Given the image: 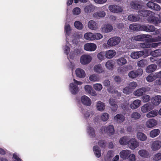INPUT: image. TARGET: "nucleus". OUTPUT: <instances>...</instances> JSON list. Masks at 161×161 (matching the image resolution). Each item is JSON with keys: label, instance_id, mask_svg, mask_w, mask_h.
<instances>
[{"label": "nucleus", "instance_id": "f257e3e1", "mask_svg": "<svg viewBox=\"0 0 161 161\" xmlns=\"http://www.w3.org/2000/svg\"><path fill=\"white\" fill-rule=\"evenodd\" d=\"M147 49H145L143 51L133 52L131 54V57L134 59H137L142 56L146 58L149 55Z\"/></svg>", "mask_w": 161, "mask_h": 161}, {"label": "nucleus", "instance_id": "f03ea898", "mask_svg": "<svg viewBox=\"0 0 161 161\" xmlns=\"http://www.w3.org/2000/svg\"><path fill=\"white\" fill-rule=\"evenodd\" d=\"M143 70L141 68H139L136 70H132L128 74L130 78L134 79L138 76L141 75L143 74Z\"/></svg>", "mask_w": 161, "mask_h": 161}, {"label": "nucleus", "instance_id": "7ed1b4c3", "mask_svg": "<svg viewBox=\"0 0 161 161\" xmlns=\"http://www.w3.org/2000/svg\"><path fill=\"white\" fill-rule=\"evenodd\" d=\"M108 9L110 12L116 13L121 12L123 11L122 8L119 5H109L108 6Z\"/></svg>", "mask_w": 161, "mask_h": 161}, {"label": "nucleus", "instance_id": "20e7f679", "mask_svg": "<svg viewBox=\"0 0 161 161\" xmlns=\"http://www.w3.org/2000/svg\"><path fill=\"white\" fill-rule=\"evenodd\" d=\"M120 39L119 37H114L109 39L107 42V44L112 47L118 45L120 42Z\"/></svg>", "mask_w": 161, "mask_h": 161}, {"label": "nucleus", "instance_id": "39448f33", "mask_svg": "<svg viewBox=\"0 0 161 161\" xmlns=\"http://www.w3.org/2000/svg\"><path fill=\"white\" fill-rule=\"evenodd\" d=\"M92 57L88 55H83L80 57V62L83 65L87 64L90 63L92 60Z\"/></svg>", "mask_w": 161, "mask_h": 161}, {"label": "nucleus", "instance_id": "423d86ee", "mask_svg": "<svg viewBox=\"0 0 161 161\" xmlns=\"http://www.w3.org/2000/svg\"><path fill=\"white\" fill-rule=\"evenodd\" d=\"M151 36L149 35L142 34L137 35V36L132 37H131V41L132 40H135L136 41H142L144 40V39L149 38Z\"/></svg>", "mask_w": 161, "mask_h": 161}, {"label": "nucleus", "instance_id": "0eeeda50", "mask_svg": "<svg viewBox=\"0 0 161 161\" xmlns=\"http://www.w3.org/2000/svg\"><path fill=\"white\" fill-rule=\"evenodd\" d=\"M154 14L153 13L152 15H150L147 18V20L151 23L154 24L157 26L158 23L160 22L159 19L154 16Z\"/></svg>", "mask_w": 161, "mask_h": 161}, {"label": "nucleus", "instance_id": "6e6552de", "mask_svg": "<svg viewBox=\"0 0 161 161\" xmlns=\"http://www.w3.org/2000/svg\"><path fill=\"white\" fill-rule=\"evenodd\" d=\"M128 144L129 147L133 150L134 149L139 146L138 143L135 138H132L129 141Z\"/></svg>", "mask_w": 161, "mask_h": 161}, {"label": "nucleus", "instance_id": "1a4fd4ad", "mask_svg": "<svg viewBox=\"0 0 161 161\" xmlns=\"http://www.w3.org/2000/svg\"><path fill=\"white\" fill-rule=\"evenodd\" d=\"M97 48L96 45L93 43H87L84 45V49L88 51H94Z\"/></svg>", "mask_w": 161, "mask_h": 161}, {"label": "nucleus", "instance_id": "9d476101", "mask_svg": "<svg viewBox=\"0 0 161 161\" xmlns=\"http://www.w3.org/2000/svg\"><path fill=\"white\" fill-rule=\"evenodd\" d=\"M103 130L105 133H106L109 136L113 135L114 132V126L111 125H110L106 127H104Z\"/></svg>", "mask_w": 161, "mask_h": 161}, {"label": "nucleus", "instance_id": "9b49d317", "mask_svg": "<svg viewBox=\"0 0 161 161\" xmlns=\"http://www.w3.org/2000/svg\"><path fill=\"white\" fill-rule=\"evenodd\" d=\"M142 31H144L147 32H150L154 31L155 30V27L153 25H142Z\"/></svg>", "mask_w": 161, "mask_h": 161}, {"label": "nucleus", "instance_id": "f8f14e48", "mask_svg": "<svg viewBox=\"0 0 161 161\" xmlns=\"http://www.w3.org/2000/svg\"><path fill=\"white\" fill-rule=\"evenodd\" d=\"M153 108V105L148 103L145 104L141 108V111L143 113H146L151 110Z\"/></svg>", "mask_w": 161, "mask_h": 161}, {"label": "nucleus", "instance_id": "ddd939ff", "mask_svg": "<svg viewBox=\"0 0 161 161\" xmlns=\"http://www.w3.org/2000/svg\"><path fill=\"white\" fill-rule=\"evenodd\" d=\"M138 13L139 16L147 17V16L149 17L150 15H152L153 14V12L149 10L142 9L138 11Z\"/></svg>", "mask_w": 161, "mask_h": 161}, {"label": "nucleus", "instance_id": "4468645a", "mask_svg": "<svg viewBox=\"0 0 161 161\" xmlns=\"http://www.w3.org/2000/svg\"><path fill=\"white\" fill-rule=\"evenodd\" d=\"M142 25L138 24H132L130 25V29L133 31H142Z\"/></svg>", "mask_w": 161, "mask_h": 161}, {"label": "nucleus", "instance_id": "2eb2a0df", "mask_svg": "<svg viewBox=\"0 0 161 161\" xmlns=\"http://www.w3.org/2000/svg\"><path fill=\"white\" fill-rule=\"evenodd\" d=\"M130 153V151L128 150H122L120 153V157L123 159H126L129 157Z\"/></svg>", "mask_w": 161, "mask_h": 161}, {"label": "nucleus", "instance_id": "dca6fc26", "mask_svg": "<svg viewBox=\"0 0 161 161\" xmlns=\"http://www.w3.org/2000/svg\"><path fill=\"white\" fill-rule=\"evenodd\" d=\"M148 90L147 87H144L137 89L135 92V95L137 96H141L144 93Z\"/></svg>", "mask_w": 161, "mask_h": 161}, {"label": "nucleus", "instance_id": "f3484780", "mask_svg": "<svg viewBox=\"0 0 161 161\" xmlns=\"http://www.w3.org/2000/svg\"><path fill=\"white\" fill-rule=\"evenodd\" d=\"M82 103L85 105L89 106L91 104V101L89 97L86 95L82 96L81 97Z\"/></svg>", "mask_w": 161, "mask_h": 161}, {"label": "nucleus", "instance_id": "a211bd4d", "mask_svg": "<svg viewBox=\"0 0 161 161\" xmlns=\"http://www.w3.org/2000/svg\"><path fill=\"white\" fill-rule=\"evenodd\" d=\"M109 103L111 106L112 110L114 112H115L118 108V105L116 104L115 99L110 98L109 100Z\"/></svg>", "mask_w": 161, "mask_h": 161}, {"label": "nucleus", "instance_id": "6ab92c4d", "mask_svg": "<svg viewBox=\"0 0 161 161\" xmlns=\"http://www.w3.org/2000/svg\"><path fill=\"white\" fill-rule=\"evenodd\" d=\"M161 147V142L159 141H156L153 142L152 144L151 148L153 151L158 150Z\"/></svg>", "mask_w": 161, "mask_h": 161}, {"label": "nucleus", "instance_id": "aec40b11", "mask_svg": "<svg viewBox=\"0 0 161 161\" xmlns=\"http://www.w3.org/2000/svg\"><path fill=\"white\" fill-rule=\"evenodd\" d=\"M128 19L132 22H136L139 21L141 17L138 14L134 15L133 14H130L128 17Z\"/></svg>", "mask_w": 161, "mask_h": 161}, {"label": "nucleus", "instance_id": "412c9836", "mask_svg": "<svg viewBox=\"0 0 161 161\" xmlns=\"http://www.w3.org/2000/svg\"><path fill=\"white\" fill-rule=\"evenodd\" d=\"M70 90L72 94H75L78 92V86L73 83H71L69 85Z\"/></svg>", "mask_w": 161, "mask_h": 161}, {"label": "nucleus", "instance_id": "4be33fe9", "mask_svg": "<svg viewBox=\"0 0 161 161\" xmlns=\"http://www.w3.org/2000/svg\"><path fill=\"white\" fill-rule=\"evenodd\" d=\"M113 29V26L110 24H105L102 28V31L104 33H108L111 31Z\"/></svg>", "mask_w": 161, "mask_h": 161}, {"label": "nucleus", "instance_id": "5701e85b", "mask_svg": "<svg viewBox=\"0 0 161 161\" xmlns=\"http://www.w3.org/2000/svg\"><path fill=\"white\" fill-rule=\"evenodd\" d=\"M157 124V121L156 120L151 119L147 120L146 125L147 127L152 128L155 126Z\"/></svg>", "mask_w": 161, "mask_h": 161}, {"label": "nucleus", "instance_id": "b1692460", "mask_svg": "<svg viewBox=\"0 0 161 161\" xmlns=\"http://www.w3.org/2000/svg\"><path fill=\"white\" fill-rule=\"evenodd\" d=\"M153 104L155 105H158L161 103V96L156 95L152 99Z\"/></svg>", "mask_w": 161, "mask_h": 161}, {"label": "nucleus", "instance_id": "393cba45", "mask_svg": "<svg viewBox=\"0 0 161 161\" xmlns=\"http://www.w3.org/2000/svg\"><path fill=\"white\" fill-rule=\"evenodd\" d=\"M76 76L80 78H84L86 75L84 71L80 69H78L75 70Z\"/></svg>", "mask_w": 161, "mask_h": 161}, {"label": "nucleus", "instance_id": "a878e982", "mask_svg": "<svg viewBox=\"0 0 161 161\" xmlns=\"http://www.w3.org/2000/svg\"><path fill=\"white\" fill-rule=\"evenodd\" d=\"M93 149L96 157L97 158L100 157L101 155V150L98 146L97 145L94 146Z\"/></svg>", "mask_w": 161, "mask_h": 161}, {"label": "nucleus", "instance_id": "bb28decb", "mask_svg": "<svg viewBox=\"0 0 161 161\" xmlns=\"http://www.w3.org/2000/svg\"><path fill=\"white\" fill-rule=\"evenodd\" d=\"M141 103V101L140 100H136L130 104V108L132 109H136L140 106Z\"/></svg>", "mask_w": 161, "mask_h": 161}, {"label": "nucleus", "instance_id": "cd10ccee", "mask_svg": "<svg viewBox=\"0 0 161 161\" xmlns=\"http://www.w3.org/2000/svg\"><path fill=\"white\" fill-rule=\"evenodd\" d=\"M157 68V66L155 64H151L148 66L146 69L147 73H151L154 71Z\"/></svg>", "mask_w": 161, "mask_h": 161}, {"label": "nucleus", "instance_id": "c85d7f7f", "mask_svg": "<svg viewBox=\"0 0 161 161\" xmlns=\"http://www.w3.org/2000/svg\"><path fill=\"white\" fill-rule=\"evenodd\" d=\"M115 51L114 50H110L108 51L105 53V56L108 58H113L115 55Z\"/></svg>", "mask_w": 161, "mask_h": 161}, {"label": "nucleus", "instance_id": "c756f323", "mask_svg": "<svg viewBox=\"0 0 161 161\" xmlns=\"http://www.w3.org/2000/svg\"><path fill=\"white\" fill-rule=\"evenodd\" d=\"M139 154L142 157L147 158L149 156V153L146 150L142 149L138 152Z\"/></svg>", "mask_w": 161, "mask_h": 161}, {"label": "nucleus", "instance_id": "7c9ffc66", "mask_svg": "<svg viewBox=\"0 0 161 161\" xmlns=\"http://www.w3.org/2000/svg\"><path fill=\"white\" fill-rule=\"evenodd\" d=\"M145 41L147 42H153L161 41V36H158L157 37H152L146 39Z\"/></svg>", "mask_w": 161, "mask_h": 161}, {"label": "nucleus", "instance_id": "2f4dec72", "mask_svg": "<svg viewBox=\"0 0 161 161\" xmlns=\"http://www.w3.org/2000/svg\"><path fill=\"white\" fill-rule=\"evenodd\" d=\"M114 119L116 120L118 122L122 123L125 120V117L121 114H117L114 117Z\"/></svg>", "mask_w": 161, "mask_h": 161}, {"label": "nucleus", "instance_id": "473e14b6", "mask_svg": "<svg viewBox=\"0 0 161 161\" xmlns=\"http://www.w3.org/2000/svg\"><path fill=\"white\" fill-rule=\"evenodd\" d=\"M105 15V13L103 11H100L94 13L93 14V16L96 18H99L104 17Z\"/></svg>", "mask_w": 161, "mask_h": 161}, {"label": "nucleus", "instance_id": "72a5a7b5", "mask_svg": "<svg viewBox=\"0 0 161 161\" xmlns=\"http://www.w3.org/2000/svg\"><path fill=\"white\" fill-rule=\"evenodd\" d=\"M94 34L91 32L86 33L84 35L85 39L89 41L94 40Z\"/></svg>", "mask_w": 161, "mask_h": 161}, {"label": "nucleus", "instance_id": "f704fd0d", "mask_svg": "<svg viewBox=\"0 0 161 161\" xmlns=\"http://www.w3.org/2000/svg\"><path fill=\"white\" fill-rule=\"evenodd\" d=\"M130 5L132 8L136 10L138 9L141 7L140 4L136 1L131 2L130 3Z\"/></svg>", "mask_w": 161, "mask_h": 161}, {"label": "nucleus", "instance_id": "c9c22d12", "mask_svg": "<svg viewBox=\"0 0 161 161\" xmlns=\"http://www.w3.org/2000/svg\"><path fill=\"white\" fill-rule=\"evenodd\" d=\"M135 47L137 48H148V43H140L136 44Z\"/></svg>", "mask_w": 161, "mask_h": 161}, {"label": "nucleus", "instance_id": "e433bc0d", "mask_svg": "<svg viewBox=\"0 0 161 161\" xmlns=\"http://www.w3.org/2000/svg\"><path fill=\"white\" fill-rule=\"evenodd\" d=\"M160 130L158 129H155L151 131L150 133V136L152 138H154L157 136L160 133Z\"/></svg>", "mask_w": 161, "mask_h": 161}, {"label": "nucleus", "instance_id": "4c0bfd02", "mask_svg": "<svg viewBox=\"0 0 161 161\" xmlns=\"http://www.w3.org/2000/svg\"><path fill=\"white\" fill-rule=\"evenodd\" d=\"M71 29L69 25L66 24L64 26V32L66 35L69 36L71 34Z\"/></svg>", "mask_w": 161, "mask_h": 161}, {"label": "nucleus", "instance_id": "58836bf2", "mask_svg": "<svg viewBox=\"0 0 161 161\" xmlns=\"http://www.w3.org/2000/svg\"><path fill=\"white\" fill-rule=\"evenodd\" d=\"M151 55L153 57H158L161 56V49H157L151 52Z\"/></svg>", "mask_w": 161, "mask_h": 161}, {"label": "nucleus", "instance_id": "ea45409f", "mask_svg": "<svg viewBox=\"0 0 161 161\" xmlns=\"http://www.w3.org/2000/svg\"><path fill=\"white\" fill-rule=\"evenodd\" d=\"M105 104L104 103L99 101L97 102V108L98 110L100 111H103L105 108Z\"/></svg>", "mask_w": 161, "mask_h": 161}, {"label": "nucleus", "instance_id": "a19ab883", "mask_svg": "<svg viewBox=\"0 0 161 161\" xmlns=\"http://www.w3.org/2000/svg\"><path fill=\"white\" fill-rule=\"evenodd\" d=\"M94 69L95 72L98 73H102L103 71V69L101 64L95 65L94 67Z\"/></svg>", "mask_w": 161, "mask_h": 161}, {"label": "nucleus", "instance_id": "79ce46f5", "mask_svg": "<svg viewBox=\"0 0 161 161\" xmlns=\"http://www.w3.org/2000/svg\"><path fill=\"white\" fill-rule=\"evenodd\" d=\"M158 111L157 110H153L148 113L147 114V118H151L156 116L158 114Z\"/></svg>", "mask_w": 161, "mask_h": 161}, {"label": "nucleus", "instance_id": "37998d69", "mask_svg": "<svg viewBox=\"0 0 161 161\" xmlns=\"http://www.w3.org/2000/svg\"><path fill=\"white\" fill-rule=\"evenodd\" d=\"M94 9L93 6L91 5H88L85 7L84 10L86 13H88L93 11Z\"/></svg>", "mask_w": 161, "mask_h": 161}, {"label": "nucleus", "instance_id": "c03bdc74", "mask_svg": "<svg viewBox=\"0 0 161 161\" xmlns=\"http://www.w3.org/2000/svg\"><path fill=\"white\" fill-rule=\"evenodd\" d=\"M137 135L138 138L141 141H145L147 139L146 136L143 133L140 132H138L137 133Z\"/></svg>", "mask_w": 161, "mask_h": 161}, {"label": "nucleus", "instance_id": "a18cd8bd", "mask_svg": "<svg viewBox=\"0 0 161 161\" xmlns=\"http://www.w3.org/2000/svg\"><path fill=\"white\" fill-rule=\"evenodd\" d=\"M117 64L119 65H122L127 63L126 59L124 57H121L117 60Z\"/></svg>", "mask_w": 161, "mask_h": 161}, {"label": "nucleus", "instance_id": "49530a36", "mask_svg": "<svg viewBox=\"0 0 161 161\" xmlns=\"http://www.w3.org/2000/svg\"><path fill=\"white\" fill-rule=\"evenodd\" d=\"M74 25L75 27L78 30H82L83 28V24L79 21H75L74 23Z\"/></svg>", "mask_w": 161, "mask_h": 161}, {"label": "nucleus", "instance_id": "de8ad7c7", "mask_svg": "<svg viewBox=\"0 0 161 161\" xmlns=\"http://www.w3.org/2000/svg\"><path fill=\"white\" fill-rule=\"evenodd\" d=\"M88 132L90 136L92 137H94L95 136V130L93 128L90 126L87 128Z\"/></svg>", "mask_w": 161, "mask_h": 161}, {"label": "nucleus", "instance_id": "09e8293b", "mask_svg": "<svg viewBox=\"0 0 161 161\" xmlns=\"http://www.w3.org/2000/svg\"><path fill=\"white\" fill-rule=\"evenodd\" d=\"M128 141L126 137H123L120 139L119 143L121 145H126L128 144Z\"/></svg>", "mask_w": 161, "mask_h": 161}, {"label": "nucleus", "instance_id": "8fccbe9b", "mask_svg": "<svg viewBox=\"0 0 161 161\" xmlns=\"http://www.w3.org/2000/svg\"><path fill=\"white\" fill-rule=\"evenodd\" d=\"M96 24V23L94 21L91 20L88 22V25L90 29L92 30H95Z\"/></svg>", "mask_w": 161, "mask_h": 161}, {"label": "nucleus", "instance_id": "3c124183", "mask_svg": "<svg viewBox=\"0 0 161 161\" xmlns=\"http://www.w3.org/2000/svg\"><path fill=\"white\" fill-rule=\"evenodd\" d=\"M147 61L145 59H142L137 62V66L140 67H144L146 65Z\"/></svg>", "mask_w": 161, "mask_h": 161}, {"label": "nucleus", "instance_id": "603ef678", "mask_svg": "<svg viewBox=\"0 0 161 161\" xmlns=\"http://www.w3.org/2000/svg\"><path fill=\"white\" fill-rule=\"evenodd\" d=\"M141 114L140 113L137 112H133L131 115L132 118L134 119H137L141 117Z\"/></svg>", "mask_w": 161, "mask_h": 161}, {"label": "nucleus", "instance_id": "864d4df0", "mask_svg": "<svg viewBox=\"0 0 161 161\" xmlns=\"http://www.w3.org/2000/svg\"><path fill=\"white\" fill-rule=\"evenodd\" d=\"M89 79L92 81H97L99 80V78L97 75L93 74L90 76Z\"/></svg>", "mask_w": 161, "mask_h": 161}, {"label": "nucleus", "instance_id": "5fc2aeb1", "mask_svg": "<svg viewBox=\"0 0 161 161\" xmlns=\"http://www.w3.org/2000/svg\"><path fill=\"white\" fill-rule=\"evenodd\" d=\"M155 76L152 74H150L146 78V80L148 82H152L155 80Z\"/></svg>", "mask_w": 161, "mask_h": 161}, {"label": "nucleus", "instance_id": "6e6d98bb", "mask_svg": "<svg viewBox=\"0 0 161 161\" xmlns=\"http://www.w3.org/2000/svg\"><path fill=\"white\" fill-rule=\"evenodd\" d=\"M105 65L106 68L109 69H112L114 66L113 62L111 60H109L107 61L105 64Z\"/></svg>", "mask_w": 161, "mask_h": 161}, {"label": "nucleus", "instance_id": "4d7b16f0", "mask_svg": "<svg viewBox=\"0 0 161 161\" xmlns=\"http://www.w3.org/2000/svg\"><path fill=\"white\" fill-rule=\"evenodd\" d=\"M109 115L107 113H104L101 116V119L104 121H106L109 118Z\"/></svg>", "mask_w": 161, "mask_h": 161}, {"label": "nucleus", "instance_id": "13d9d810", "mask_svg": "<svg viewBox=\"0 0 161 161\" xmlns=\"http://www.w3.org/2000/svg\"><path fill=\"white\" fill-rule=\"evenodd\" d=\"M161 45V42L158 43H153L151 44L148 43V48H153Z\"/></svg>", "mask_w": 161, "mask_h": 161}, {"label": "nucleus", "instance_id": "bf43d9fd", "mask_svg": "<svg viewBox=\"0 0 161 161\" xmlns=\"http://www.w3.org/2000/svg\"><path fill=\"white\" fill-rule=\"evenodd\" d=\"M142 100L144 103L147 102L150 99V96L147 95H144L142 97Z\"/></svg>", "mask_w": 161, "mask_h": 161}, {"label": "nucleus", "instance_id": "052dcab7", "mask_svg": "<svg viewBox=\"0 0 161 161\" xmlns=\"http://www.w3.org/2000/svg\"><path fill=\"white\" fill-rule=\"evenodd\" d=\"M108 92L112 93H115L117 91L115 90V86H111L108 89Z\"/></svg>", "mask_w": 161, "mask_h": 161}, {"label": "nucleus", "instance_id": "680f3d73", "mask_svg": "<svg viewBox=\"0 0 161 161\" xmlns=\"http://www.w3.org/2000/svg\"><path fill=\"white\" fill-rule=\"evenodd\" d=\"M123 92L125 94H128L131 92V90L128 86H126L123 88Z\"/></svg>", "mask_w": 161, "mask_h": 161}, {"label": "nucleus", "instance_id": "e2e57ef3", "mask_svg": "<svg viewBox=\"0 0 161 161\" xmlns=\"http://www.w3.org/2000/svg\"><path fill=\"white\" fill-rule=\"evenodd\" d=\"M106 142L103 140H100L99 141L98 144L101 148H105L106 146Z\"/></svg>", "mask_w": 161, "mask_h": 161}, {"label": "nucleus", "instance_id": "0e129e2a", "mask_svg": "<svg viewBox=\"0 0 161 161\" xmlns=\"http://www.w3.org/2000/svg\"><path fill=\"white\" fill-rule=\"evenodd\" d=\"M137 86L136 83L135 82L133 81L130 83L128 86L131 90L132 89H134Z\"/></svg>", "mask_w": 161, "mask_h": 161}, {"label": "nucleus", "instance_id": "69168bd1", "mask_svg": "<svg viewBox=\"0 0 161 161\" xmlns=\"http://www.w3.org/2000/svg\"><path fill=\"white\" fill-rule=\"evenodd\" d=\"M105 55V53L103 52H101L97 55V57L98 59L102 60L104 58V56Z\"/></svg>", "mask_w": 161, "mask_h": 161}, {"label": "nucleus", "instance_id": "338daca9", "mask_svg": "<svg viewBox=\"0 0 161 161\" xmlns=\"http://www.w3.org/2000/svg\"><path fill=\"white\" fill-rule=\"evenodd\" d=\"M153 160L158 161L161 159V153H159L155 154L153 157Z\"/></svg>", "mask_w": 161, "mask_h": 161}, {"label": "nucleus", "instance_id": "774afa93", "mask_svg": "<svg viewBox=\"0 0 161 161\" xmlns=\"http://www.w3.org/2000/svg\"><path fill=\"white\" fill-rule=\"evenodd\" d=\"M73 13L74 14L78 15L80 13V9L79 8H75L73 10Z\"/></svg>", "mask_w": 161, "mask_h": 161}]
</instances>
